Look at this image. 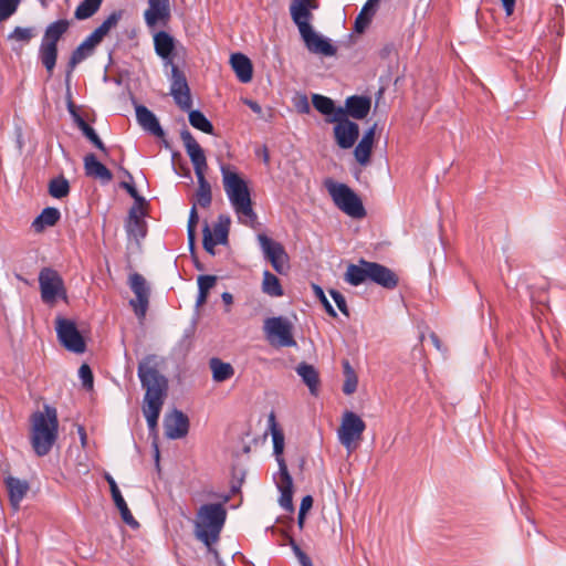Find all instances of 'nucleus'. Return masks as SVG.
Listing matches in <instances>:
<instances>
[{
	"label": "nucleus",
	"mask_w": 566,
	"mask_h": 566,
	"mask_svg": "<svg viewBox=\"0 0 566 566\" xmlns=\"http://www.w3.org/2000/svg\"><path fill=\"white\" fill-rule=\"evenodd\" d=\"M160 358L155 354L146 355L138 363L137 376L145 390L143 413L150 433H156L158 419L168 396V378L160 371Z\"/></svg>",
	"instance_id": "nucleus-1"
},
{
	"label": "nucleus",
	"mask_w": 566,
	"mask_h": 566,
	"mask_svg": "<svg viewBox=\"0 0 566 566\" xmlns=\"http://www.w3.org/2000/svg\"><path fill=\"white\" fill-rule=\"evenodd\" d=\"M30 442L38 457L48 455L59 437L57 411L44 405L43 411H35L30 418Z\"/></svg>",
	"instance_id": "nucleus-2"
},
{
	"label": "nucleus",
	"mask_w": 566,
	"mask_h": 566,
	"mask_svg": "<svg viewBox=\"0 0 566 566\" xmlns=\"http://www.w3.org/2000/svg\"><path fill=\"white\" fill-rule=\"evenodd\" d=\"M306 0H292L290 3V14L292 21L297 27L300 35L306 49L315 54L333 56L336 54V48L328 39L314 31L311 25L313 13L305 6Z\"/></svg>",
	"instance_id": "nucleus-3"
},
{
	"label": "nucleus",
	"mask_w": 566,
	"mask_h": 566,
	"mask_svg": "<svg viewBox=\"0 0 566 566\" xmlns=\"http://www.w3.org/2000/svg\"><path fill=\"white\" fill-rule=\"evenodd\" d=\"M222 182L224 191L239 218L244 217L243 223L253 226L258 219L252 208L250 189L247 181L229 166H221Z\"/></svg>",
	"instance_id": "nucleus-4"
},
{
	"label": "nucleus",
	"mask_w": 566,
	"mask_h": 566,
	"mask_svg": "<svg viewBox=\"0 0 566 566\" xmlns=\"http://www.w3.org/2000/svg\"><path fill=\"white\" fill-rule=\"evenodd\" d=\"M227 510L222 503H209L200 506L197 513L196 536L210 547L218 542L226 523Z\"/></svg>",
	"instance_id": "nucleus-5"
},
{
	"label": "nucleus",
	"mask_w": 566,
	"mask_h": 566,
	"mask_svg": "<svg viewBox=\"0 0 566 566\" xmlns=\"http://www.w3.org/2000/svg\"><path fill=\"white\" fill-rule=\"evenodd\" d=\"M273 453L279 464V481L276 486L281 493L279 503L283 510L293 513V479L289 472L286 462L283 458L284 434L282 430H272Z\"/></svg>",
	"instance_id": "nucleus-6"
},
{
	"label": "nucleus",
	"mask_w": 566,
	"mask_h": 566,
	"mask_svg": "<svg viewBox=\"0 0 566 566\" xmlns=\"http://www.w3.org/2000/svg\"><path fill=\"white\" fill-rule=\"evenodd\" d=\"M124 11H113L71 54L67 63V80L75 66L91 56L94 48L102 42L103 38L114 28L123 17Z\"/></svg>",
	"instance_id": "nucleus-7"
},
{
	"label": "nucleus",
	"mask_w": 566,
	"mask_h": 566,
	"mask_svg": "<svg viewBox=\"0 0 566 566\" xmlns=\"http://www.w3.org/2000/svg\"><path fill=\"white\" fill-rule=\"evenodd\" d=\"M327 190L334 203L352 218H364L366 210L359 196L345 184L328 181Z\"/></svg>",
	"instance_id": "nucleus-8"
},
{
	"label": "nucleus",
	"mask_w": 566,
	"mask_h": 566,
	"mask_svg": "<svg viewBox=\"0 0 566 566\" xmlns=\"http://www.w3.org/2000/svg\"><path fill=\"white\" fill-rule=\"evenodd\" d=\"M39 285L42 302L53 306L59 298L67 302L64 281L59 272L52 268H43L39 273Z\"/></svg>",
	"instance_id": "nucleus-9"
},
{
	"label": "nucleus",
	"mask_w": 566,
	"mask_h": 566,
	"mask_svg": "<svg viewBox=\"0 0 566 566\" xmlns=\"http://www.w3.org/2000/svg\"><path fill=\"white\" fill-rule=\"evenodd\" d=\"M366 429L365 421L355 412L346 411L338 429L339 442L348 450H355Z\"/></svg>",
	"instance_id": "nucleus-10"
},
{
	"label": "nucleus",
	"mask_w": 566,
	"mask_h": 566,
	"mask_svg": "<svg viewBox=\"0 0 566 566\" xmlns=\"http://www.w3.org/2000/svg\"><path fill=\"white\" fill-rule=\"evenodd\" d=\"M258 242L264 255L279 274H286L290 269V258L281 242L274 241L265 233L258 234Z\"/></svg>",
	"instance_id": "nucleus-11"
},
{
	"label": "nucleus",
	"mask_w": 566,
	"mask_h": 566,
	"mask_svg": "<svg viewBox=\"0 0 566 566\" xmlns=\"http://www.w3.org/2000/svg\"><path fill=\"white\" fill-rule=\"evenodd\" d=\"M327 120L336 123L334 136L337 145L343 149L352 148L359 137L358 124L345 116L343 107H338L335 115Z\"/></svg>",
	"instance_id": "nucleus-12"
},
{
	"label": "nucleus",
	"mask_w": 566,
	"mask_h": 566,
	"mask_svg": "<svg viewBox=\"0 0 566 566\" xmlns=\"http://www.w3.org/2000/svg\"><path fill=\"white\" fill-rule=\"evenodd\" d=\"M55 331L60 343L67 350L76 354L85 352V340L73 321L57 316L55 319Z\"/></svg>",
	"instance_id": "nucleus-13"
},
{
	"label": "nucleus",
	"mask_w": 566,
	"mask_h": 566,
	"mask_svg": "<svg viewBox=\"0 0 566 566\" xmlns=\"http://www.w3.org/2000/svg\"><path fill=\"white\" fill-rule=\"evenodd\" d=\"M263 329L271 343L276 340L277 345L282 347L296 346V340L293 337V325L287 318L283 316L266 318Z\"/></svg>",
	"instance_id": "nucleus-14"
},
{
	"label": "nucleus",
	"mask_w": 566,
	"mask_h": 566,
	"mask_svg": "<svg viewBox=\"0 0 566 566\" xmlns=\"http://www.w3.org/2000/svg\"><path fill=\"white\" fill-rule=\"evenodd\" d=\"M128 285L136 296V298L129 301V305L133 307L135 315L143 319L149 306L150 287L145 277L137 272L129 275Z\"/></svg>",
	"instance_id": "nucleus-15"
},
{
	"label": "nucleus",
	"mask_w": 566,
	"mask_h": 566,
	"mask_svg": "<svg viewBox=\"0 0 566 566\" xmlns=\"http://www.w3.org/2000/svg\"><path fill=\"white\" fill-rule=\"evenodd\" d=\"M170 94L175 103L182 109L189 111L192 106V98L187 77L177 65L171 64Z\"/></svg>",
	"instance_id": "nucleus-16"
},
{
	"label": "nucleus",
	"mask_w": 566,
	"mask_h": 566,
	"mask_svg": "<svg viewBox=\"0 0 566 566\" xmlns=\"http://www.w3.org/2000/svg\"><path fill=\"white\" fill-rule=\"evenodd\" d=\"M180 138L193 165L197 179L206 180L205 171L208 166L203 149L186 127L180 132Z\"/></svg>",
	"instance_id": "nucleus-17"
},
{
	"label": "nucleus",
	"mask_w": 566,
	"mask_h": 566,
	"mask_svg": "<svg viewBox=\"0 0 566 566\" xmlns=\"http://www.w3.org/2000/svg\"><path fill=\"white\" fill-rule=\"evenodd\" d=\"M165 434L169 439H181L188 434L189 419L180 410L174 409L164 419Z\"/></svg>",
	"instance_id": "nucleus-18"
},
{
	"label": "nucleus",
	"mask_w": 566,
	"mask_h": 566,
	"mask_svg": "<svg viewBox=\"0 0 566 566\" xmlns=\"http://www.w3.org/2000/svg\"><path fill=\"white\" fill-rule=\"evenodd\" d=\"M386 290H395L399 284L398 275L388 266L371 262L370 281Z\"/></svg>",
	"instance_id": "nucleus-19"
},
{
	"label": "nucleus",
	"mask_w": 566,
	"mask_h": 566,
	"mask_svg": "<svg viewBox=\"0 0 566 566\" xmlns=\"http://www.w3.org/2000/svg\"><path fill=\"white\" fill-rule=\"evenodd\" d=\"M371 261L359 259L358 263H349L344 274V281L352 286H358L370 281Z\"/></svg>",
	"instance_id": "nucleus-20"
},
{
	"label": "nucleus",
	"mask_w": 566,
	"mask_h": 566,
	"mask_svg": "<svg viewBox=\"0 0 566 566\" xmlns=\"http://www.w3.org/2000/svg\"><path fill=\"white\" fill-rule=\"evenodd\" d=\"M105 479L109 485L113 501L120 513L122 520L127 525L137 528L139 526V523L135 520L130 510L128 509L127 503L125 502L115 480L109 474H106Z\"/></svg>",
	"instance_id": "nucleus-21"
},
{
	"label": "nucleus",
	"mask_w": 566,
	"mask_h": 566,
	"mask_svg": "<svg viewBox=\"0 0 566 566\" xmlns=\"http://www.w3.org/2000/svg\"><path fill=\"white\" fill-rule=\"evenodd\" d=\"M135 111L136 119L143 129L158 138H163L165 136V132L160 126L158 118L151 111L144 105H137Z\"/></svg>",
	"instance_id": "nucleus-22"
},
{
	"label": "nucleus",
	"mask_w": 566,
	"mask_h": 566,
	"mask_svg": "<svg viewBox=\"0 0 566 566\" xmlns=\"http://www.w3.org/2000/svg\"><path fill=\"white\" fill-rule=\"evenodd\" d=\"M371 106V99L367 96L352 95L345 101V116H350L355 119H364Z\"/></svg>",
	"instance_id": "nucleus-23"
},
{
	"label": "nucleus",
	"mask_w": 566,
	"mask_h": 566,
	"mask_svg": "<svg viewBox=\"0 0 566 566\" xmlns=\"http://www.w3.org/2000/svg\"><path fill=\"white\" fill-rule=\"evenodd\" d=\"M154 45L156 54L167 63L172 64L176 46L174 36L166 31H158L154 35Z\"/></svg>",
	"instance_id": "nucleus-24"
},
{
	"label": "nucleus",
	"mask_w": 566,
	"mask_h": 566,
	"mask_svg": "<svg viewBox=\"0 0 566 566\" xmlns=\"http://www.w3.org/2000/svg\"><path fill=\"white\" fill-rule=\"evenodd\" d=\"M85 175L101 180L103 184H108L113 179L112 171L97 160L94 154H87L84 157Z\"/></svg>",
	"instance_id": "nucleus-25"
},
{
	"label": "nucleus",
	"mask_w": 566,
	"mask_h": 566,
	"mask_svg": "<svg viewBox=\"0 0 566 566\" xmlns=\"http://www.w3.org/2000/svg\"><path fill=\"white\" fill-rule=\"evenodd\" d=\"M230 64L241 83L251 82L253 77V65L245 54L240 52L231 54Z\"/></svg>",
	"instance_id": "nucleus-26"
},
{
	"label": "nucleus",
	"mask_w": 566,
	"mask_h": 566,
	"mask_svg": "<svg viewBox=\"0 0 566 566\" xmlns=\"http://www.w3.org/2000/svg\"><path fill=\"white\" fill-rule=\"evenodd\" d=\"M376 128L377 124H374L371 127H369L355 147V158L363 166L367 165L370 160Z\"/></svg>",
	"instance_id": "nucleus-27"
},
{
	"label": "nucleus",
	"mask_w": 566,
	"mask_h": 566,
	"mask_svg": "<svg viewBox=\"0 0 566 566\" xmlns=\"http://www.w3.org/2000/svg\"><path fill=\"white\" fill-rule=\"evenodd\" d=\"M169 18V0H148V9L145 11V20L148 25H155L158 21Z\"/></svg>",
	"instance_id": "nucleus-28"
},
{
	"label": "nucleus",
	"mask_w": 566,
	"mask_h": 566,
	"mask_svg": "<svg viewBox=\"0 0 566 566\" xmlns=\"http://www.w3.org/2000/svg\"><path fill=\"white\" fill-rule=\"evenodd\" d=\"M11 505L18 510L21 501L27 495L30 485L28 481L9 475L4 480Z\"/></svg>",
	"instance_id": "nucleus-29"
},
{
	"label": "nucleus",
	"mask_w": 566,
	"mask_h": 566,
	"mask_svg": "<svg viewBox=\"0 0 566 566\" xmlns=\"http://www.w3.org/2000/svg\"><path fill=\"white\" fill-rule=\"evenodd\" d=\"M61 219V212L57 208L46 207L41 213L32 221V229L36 233H41L48 227L55 226Z\"/></svg>",
	"instance_id": "nucleus-30"
},
{
	"label": "nucleus",
	"mask_w": 566,
	"mask_h": 566,
	"mask_svg": "<svg viewBox=\"0 0 566 566\" xmlns=\"http://www.w3.org/2000/svg\"><path fill=\"white\" fill-rule=\"evenodd\" d=\"M296 373L308 387L310 392L317 396L321 381L316 368L307 363H301L296 367Z\"/></svg>",
	"instance_id": "nucleus-31"
},
{
	"label": "nucleus",
	"mask_w": 566,
	"mask_h": 566,
	"mask_svg": "<svg viewBox=\"0 0 566 566\" xmlns=\"http://www.w3.org/2000/svg\"><path fill=\"white\" fill-rule=\"evenodd\" d=\"M70 23L65 19L54 21L49 24L44 31L42 43L56 45L62 35L67 31Z\"/></svg>",
	"instance_id": "nucleus-32"
},
{
	"label": "nucleus",
	"mask_w": 566,
	"mask_h": 566,
	"mask_svg": "<svg viewBox=\"0 0 566 566\" xmlns=\"http://www.w3.org/2000/svg\"><path fill=\"white\" fill-rule=\"evenodd\" d=\"M142 208L143 206L135 205L129 209L127 231L134 235L144 238L146 235V222L142 218V216L145 214Z\"/></svg>",
	"instance_id": "nucleus-33"
},
{
	"label": "nucleus",
	"mask_w": 566,
	"mask_h": 566,
	"mask_svg": "<svg viewBox=\"0 0 566 566\" xmlns=\"http://www.w3.org/2000/svg\"><path fill=\"white\" fill-rule=\"evenodd\" d=\"M378 2L379 0H367V2L364 4L354 23V30L357 33H363L369 25L375 14V7Z\"/></svg>",
	"instance_id": "nucleus-34"
},
{
	"label": "nucleus",
	"mask_w": 566,
	"mask_h": 566,
	"mask_svg": "<svg viewBox=\"0 0 566 566\" xmlns=\"http://www.w3.org/2000/svg\"><path fill=\"white\" fill-rule=\"evenodd\" d=\"M212 371V379L222 382L230 379L234 375V368L231 364L222 361L220 358L213 357L209 360Z\"/></svg>",
	"instance_id": "nucleus-35"
},
{
	"label": "nucleus",
	"mask_w": 566,
	"mask_h": 566,
	"mask_svg": "<svg viewBox=\"0 0 566 566\" xmlns=\"http://www.w3.org/2000/svg\"><path fill=\"white\" fill-rule=\"evenodd\" d=\"M39 57L46 72L49 73V76H51L56 64L57 46L41 42L39 48Z\"/></svg>",
	"instance_id": "nucleus-36"
},
{
	"label": "nucleus",
	"mask_w": 566,
	"mask_h": 566,
	"mask_svg": "<svg viewBox=\"0 0 566 566\" xmlns=\"http://www.w3.org/2000/svg\"><path fill=\"white\" fill-rule=\"evenodd\" d=\"M262 292L272 297H280L284 294L280 280L269 270L263 272Z\"/></svg>",
	"instance_id": "nucleus-37"
},
{
	"label": "nucleus",
	"mask_w": 566,
	"mask_h": 566,
	"mask_svg": "<svg viewBox=\"0 0 566 566\" xmlns=\"http://www.w3.org/2000/svg\"><path fill=\"white\" fill-rule=\"evenodd\" d=\"M188 119L190 125L202 133L213 135L214 127L206 115L199 109H189Z\"/></svg>",
	"instance_id": "nucleus-38"
},
{
	"label": "nucleus",
	"mask_w": 566,
	"mask_h": 566,
	"mask_svg": "<svg viewBox=\"0 0 566 566\" xmlns=\"http://www.w3.org/2000/svg\"><path fill=\"white\" fill-rule=\"evenodd\" d=\"M71 190L69 180L60 175L50 180L48 191L55 199H63L69 196Z\"/></svg>",
	"instance_id": "nucleus-39"
},
{
	"label": "nucleus",
	"mask_w": 566,
	"mask_h": 566,
	"mask_svg": "<svg viewBox=\"0 0 566 566\" xmlns=\"http://www.w3.org/2000/svg\"><path fill=\"white\" fill-rule=\"evenodd\" d=\"M312 104L317 112L326 116H334L338 108L332 98L321 94L312 95Z\"/></svg>",
	"instance_id": "nucleus-40"
},
{
	"label": "nucleus",
	"mask_w": 566,
	"mask_h": 566,
	"mask_svg": "<svg viewBox=\"0 0 566 566\" xmlns=\"http://www.w3.org/2000/svg\"><path fill=\"white\" fill-rule=\"evenodd\" d=\"M103 0H83L75 9L74 15L77 20H85L94 15Z\"/></svg>",
	"instance_id": "nucleus-41"
},
{
	"label": "nucleus",
	"mask_w": 566,
	"mask_h": 566,
	"mask_svg": "<svg viewBox=\"0 0 566 566\" xmlns=\"http://www.w3.org/2000/svg\"><path fill=\"white\" fill-rule=\"evenodd\" d=\"M198 190L196 192L197 203L201 208H208L212 201L211 186L208 180H198Z\"/></svg>",
	"instance_id": "nucleus-42"
},
{
	"label": "nucleus",
	"mask_w": 566,
	"mask_h": 566,
	"mask_svg": "<svg viewBox=\"0 0 566 566\" xmlns=\"http://www.w3.org/2000/svg\"><path fill=\"white\" fill-rule=\"evenodd\" d=\"M78 129L82 132V134L101 151H103L105 155H107L108 150L95 129L91 127L87 123H84L82 127H78Z\"/></svg>",
	"instance_id": "nucleus-43"
},
{
	"label": "nucleus",
	"mask_w": 566,
	"mask_h": 566,
	"mask_svg": "<svg viewBox=\"0 0 566 566\" xmlns=\"http://www.w3.org/2000/svg\"><path fill=\"white\" fill-rule=\"evenodd\" d=\"M33 36H34V29L33 28L17 27L8 35V40H15V41H19V42L29 43Z\"/></svg>",
	"instance_id": "nucleus-44"
},
{
	"label": "nucleus",
	"mask_w": 566,
	"mask_h": 566,
	"mask_svg": "<svg viewBox=\"0 0 566 566\" xmlns=\"http://www.w3.org/2000/svg\"><path fill=\"white\" fill-rule=\"evenodd\" d=\"M312 289L314 292V295L319 300L321 304L323 305L326 313L332 317H337V313L327 300L323 289L317 284H312Z\"/></svg>",
	"instance_id": "nucleus-45"
},
{
	"label": "nucleus",
	"mask_w": 566,
	"mask_h": 566,
	"mask_svg": "<svg viewBox=\"0 0 566 566\" xmlns=\"http://www.w3.org/2000/svg\"><path fill=\"white\" fill-rule=\"evenodd\" d=\"M20 0H0V21L9 19L18 9Z\"/></svg>",
	"instance_id": "nucleus-46"
},
{
	"label": "nucleus",
	"mask_w": 566,
	"mask_h": 566,
	"mask_svg": "<svg viewBox=\"0 0 566 566\" xmlns=\"http://www.w3.org/2000/svg\"><path fill=\"white\" fill-rule=\"evenodd\" d=\"M202 245L203 249L211 255H214V247L219 244L218 241L213 238L212 232L208 223L205 224L202 229Z\"/></svg>",
	"instance_id": "nucleus-47"
},
{
	"label": "nucleus",
	"mask_w": 566,
	"mask_h": 566,
	"mask_svg": "<svg viewBox=\"0 0 566 566\" xmlns=\"http://www.w3.org/2000/svg\"><path fill=\"white\" fill-rule=\"evenodd\" d=\"M287 543L302 566H313L311 558L304 553L292 536H287Z\"/></svg>",
	"instance_id": "nucleus-48"
},
{
	"label": "nucleus",
	"mask_w": 566,
	"mask_h": 566,
	"mask_svg": "<svg viewBox=\"0 0 566 566\" xmlns=\"http://www.w3.org/2000/svg\"><path fill=\"white\" fill-rule=\"evenodd\" d=\"M78 376H80V378L82 380V385L85 389H87V390L93 389V382H94L93 371L87 364L81 365V367L78 369Z\"/></svg>",
	"instance_id": "nucleus-49"
},
{
	"label": "nucleus",
	"mask_w": 566,
	"mask_h": 566,
	"mask_svg": "<svg viewBox=\"0 0 566 566\" xmlns=\"http://www.w3.org/2000/svg\"><path fill=\"white\" fill-rule=\"evenodd\" d=\"M229 222L230 219L226 218V223L219 222L214 226V239L219 244H226L229 235Z\"/></svg>",
	"instance_id": "nucleus-50"
},
{
	"label": "nucleus",
	"mask_w": 566,
	"mask_h": 566,
	"mask_svg": "<svg viewBox=\"0 0 566 566\" xmlns=\"http://www.w3.org/2000/svg\"><path fill=\"white\" fill-rule=\"evenodd\" d=\"M119 187L125 189L132 198L135 200V205L144 206L146 205V200L144 197H142L136 187L134 186L133 181H120Z\"/></svg>",
	"instance_id": "nucleus-51"
},
{
	"label": "nucleus",
	"mask_w": 566,
	"mask_h": 566,
	"mask_svg": "<svg viewBox=\"0 0 566 566\" xmlns=\"http://www.w3.org/2000/svg\"><path fill=\"white\" fill-rule=\"evenodd\" d=\"M329 295L332 296V298L334 300V302L336 303L338 310L346 316V317H349V308L347 306V302H346V298L345 296L337 290H329Z\"/></svg>",
	"instance_id": "nucleus-52"
},
{
	"label": "nucleus",
	"mask_w": 566,
	"mask_h": 566,
	"mask_svg": "<svg viewBox=\"0 0 566 566\" xmlns=\"http://www.w3.org/2000/svg\"><path fill=\"white\" fill-rule=\"evenodd\" d=\"M217 276L216 275H200L198 277V290L208 292L216 285Z\"/></svg>",
	"instance_id": "nucleus-53"
},
{
	"label": "nucleus",
	"mask_w": 566,
	"mask_h": 566,
	"mask_svg": "<svg viewBox=\"0 0 566 566\" xmlns=\"http://www.w3.org/2000/svg\"><path fill=\"white\" fill-rule=\"evenodd\" d=\"M357 385H358V378H357L356 373H354L352 375H346L345 381L343 385V392L345 395L354 394L357 390Z\"/></svg>",
	"instance_id": "nucleus-54"
},
{
	"label": "nucleus",
	"mask_w": 566,
	"mask_h": 566,
	"mask_svg": "<svg viewBox=\"0 0 566 566\" xmlns=\"http://www.w3.org/2000/svg\"><path fill=\"white\" fill-rule=\"evenodd\" d=\"M294 106L296 111L301 114H308L311 112V105L306 95H300L295 99Z\"/></svg>",
	"instance_id": "nucleus-55"
},
{
	"label": "nucleus",
	"mask_w": 566,
	"mask_h": 566,
	"mask_svg": "<svg viewBox=\"0 0 566 566\" xmlns=\"http://www.w3.org/2000/svg\"><path fill=\"white\" fill-rule=\"evenodd\" d=\"M198 222H199V216H198L196 203H193L190 209V212H189L187 229L196 230Z\"/></svg>",
	"instance_id": "nucleus-56"
},
{
	"label": "nucleus",
	"mask_w": 566,
	"mask_h": 566,
	"mask_svg": "<svg viewBox=\"0 0 566 566\" xmlns=\"http://www.w3.org/2000/svg\"><path fill=\"white\" fill-rule=\"evenodd\" d=\"M313 506V497L311 495H305L300 505L298 512L302 514H306Z\"/></svg>",
	"instance_id": "nucleus-57"
},
{
	"label": "nucleus",
	"mask_w": 566,
	"mask_h": 566,
	"mask_svg": "<svg viewBox=\"0 0 566 566\" xmlns=\"http://www.w3.org/2000/svg\"><path fill=\"white\" fill-rule=\"evenodd\" d=\"M180 171L174 166V170L176 174H179L180 176L187 178L190 182H192V176L189 167L186 164L180 165Z\"/></svg>",
	"instance_id": "nucleus-58"
},
{
	"label": "nucleus",
	"mask_w": 566,
	"mask_h": 566,
	"mask_svg": "<svg viewBox=\"0 0 566 566\" xmlns=\"http://www.w3.org/2000/svg\"><path fill=\"white\" fill-rule=\"evenodd\" d=\"M244 104L255 114H261L262 113V107L261 105L253 101V99H244Z\"/></svg>",
	"instance_id": "nucleus-59"
},
{
	"label": "nucleus",
	"mask_w": 566,
	"mask_h": 566,
	"mask_svg": "<svg viewBox=\"0 0 566 566\" xmlns=\"http://www.w3.org/2000/svg\"><path fill=\"white\" fill-rule=\"evenodd\" d=\"M74 124L77 126V127H82V125L84 123H86L84 120V118L81 116V114L78 113L77 108L76 109H71V113H70Z\"/></svg>",
	"instance_id": "nucleus-60"
},
{
	"label": "nucleus",
	"mask_w": 566,
	"mask_h": 566,
	"mask_svg": "<svg viewBox=\"0 0 566 566\" xmlns=\"http://www.w3.org/2000/svg\"><path fill=\"white\" fill-rule=\"evenodd\" d=\"M187 235H188V243L191 253H195V247H196V230L193 229H187Z\"/></svg>",
	"instance_id": "nucleus-61"
},
{
	"label": "nucleus",
	"mask_w": 566,
	"mask_h": 566,
	"mask_svg": "<svg viewBox=\"0 0 566 566\" xmlns=\"http://www.w3.org/2000/svg\"><path fill=\"white\" fill-rule=\"evenodd\" d=\"M516 0H501L503 9L507 15H511L514 12Z\"/></svg>",
	"instance_id": "nucleus-62"
},
{
	"label": "nucleus",
	"mask_w": 566,
	"mask_h": 566,
	"mask_svg": "<svg viewBox=\"0 0 566 566\" xmlns=\"http://www.w3.org/2000/svg\"><path fill=\"white\" fill-rule=\"evenodd\" d=\"M66 85H67L66 106H67L69 113H71V109H76L77 107L72 99V94L70 91V81L69 82L66 81Z\"/></svg>",
	"instance_id": "nucleus-63"
},
{
	"label": "nucleus",
	"mask_w": 566,
	"mask_h": 566,
	"mask_svg": "<svg viewBox=\"0 0 566 566\" xmlns=\"http://www.w3.org/2000/svg\"><path fill=\"white\" fill-rule=\"evenodd\" d=\"M208 292H205V291H201L199 290L198 291V296H197V306H202L206 302H207V298H208Z\"/></svg>",
	"instance_id": "nucleus-64"
}]
</instances>
